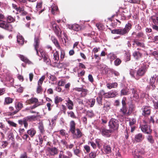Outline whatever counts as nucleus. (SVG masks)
<instances>
[{
    "label": "nucleus",
    "mask_w": 158,
    "mask_h": 158,
    "mask_svg": "<svg viewBox=\"0 0 158 158\" xmlns=\"http://www.w3.org/2000/svg\"><path fill=\"white\" fill-rule=\"evenodd\" d=\"M127 98L124 97L122 100V107L120 110V112L123 115L129 116L132 112L134 110L135 108L134 104L131 103L129 106V109L127 108L126 103Z\"/></svg>",
    "instance_id": "obj_1"
},
{
    "label": "nucleus",
    "mask_w": 158,
    "mask_h": 158,
    "mask_svg": "<svg viewBox=\"0 0 158 158\" xmlns=\"http://www.w3.org/2000/svg\"><path fill=\"white\" fill-rule=\"evenodd\" d=\"M76 123L74 120H72L69 123V131L73 134L74 138L78 139L81 138L83 134L80 129L76 127Z\"/></svg>",
    "instance_id": "obj_2"
},
{
    "label": "nucleus",
    "mask_w": 158,
    "mask_h": 158,
    "mask_svg": "<svg viewBox=\"0 0 158 158\" xmlns=\"http://www.w3.org/2000/svg\"><path fill=\"white\" fill-rule=\"evenodd\" d=\"M40 36H35L34 38V47L35 50L36 51V54L40 56H42V58L47 55L44 51L41 48H39L40 43Z\"/></svg>",
    "instance_id": "obj_3"
},
{
    "label": "nucleus",
    "mask_w": 158,
    "mask_h": 158,
    "mask_svg": "<svg viewBox=\"0 0 158 158\" xmlns=\"http://www.w3.org/2000/svg\"><path fill=\"white\" fill-rule=\"evenodd\" d=\"M37 116L35 115L28 116L24 118L23 120L20 119L18 121L19 124L22 125L23 124L24 127L27 129L28 126V122H32L35 120Z\"/></svg>",
    "instance_id": "obj_4"
},
{
    "label": "nucleus",
    "mask_w": 158,
    "mask_h": 158,
    "mask_svg": "<svg viewBox=\"0 0 158 158\" xmlns=\"http://www.w3.org/2000/svg\"><path fill=\"white\" fill-rule=\"evenodd\" d=\"M143 124L140 126L141 131L143 133L147 134H150L152 132L151 126L148 125V123L146 121L143 120Z\"/></svg>",
    "instance_id": "obj_5"
},
{
    "label": "nucleus",
    "mask_w": 158,
    "mask_h": 158,
    "mask_svg": "<svg viewBox=\"0 0 158 158\" xmlns=\"http://www.w3.org/2000/svg\"><path fill=\"white\" fill-rule=\"evenodd\" d=\"M119 125V121L114 118H111L109 122L108 126L109 128L111 130L114 131L117 130L118 129Z\"/></svg>",
    "instance_id": "obj_6"
},
{
    "label": "nucleus",
    "mask_w": 158,
    "mask_h": 158,
    "mask_svg": "<svg viewBox=\"0 0 158 158\" xmlns=\"http://www.w3.org/2000/svg\"><path fill=\"white\" fill-rule=\"evenodd\" d=\"M27 102L28 104H34V105L30 107L31 109H34L41 105L40 102H39L38 99L35 98H31L30 99L27 100Z\"/></svg>",
    "instance_id": "obj_7"
},
{
    "label": "nucleus",
    "mask_w": 158,
    "mask_h": 158,
    "mask_svg": "<svg viewBox=\"0 0 158 158\" xmlns=\"http://www.w3.org/2000/svg\"><path fill=\"white\" fill-rule=\"evenodd\" d=\"M0 27L9 31H12L13 28L12 25L3 20H0Z\"/></svg>",
    "instance_id": "obj_8"
},
{
    "label": "nucleus",
    "mask_w": 158,
    "mask_h": 158,
    "mask_svg": "<svg viewBox=\"0 0 158 158\" xmlns=\"http://www.w3.org/2000/svg\"><path fill=\"white\" fill-rule=\"evenodd\" d=\"M137 50L135 51L133 53V56L136 60H138L143 57V52L144 51L139 48H137Z\"/></svg>",
    "instance_id": "obj_9"
},
{
    "label": "nucleus",
    "mask_w": 158,
    "mask_h": 158,
    "mask_svg": "<svg viewBox=\"0 0 158 158\" xmlns=\"http://www.w3.org/2000/svg\"><path fill=\"white\" fill-rule=\"evenodd\" d=\"M15 107L16 109L14 111L10 112L9 115L13 116L17 113L23 107V104L21 102H17L15 105Z\"/></svg>",
    "instance_id": "obj_10"
},
{
    "label": "nucleus",
    "mask_w": 158,
    "mask_h": 158,
    "mask_svg": "<svg viewBox=\"0 0 158 158\" xmlns=\"http://www.w3.org/2000/svg\"><path fill=\"white\" fill-rule=\"evenodd\" d=\"M148 67L146 65H143L136 72V76H143L147 71Z\"/></svg>",
    "instance_id": "obj_11"
},
{
    "label": "nucleus",
    "mask_w": 158,
    "mask_h": 158,
    "mask_svg": "<svg viewBox=\"0 0 158 158\" xmlns=\"http://www.w3.org/2000/svg\"><path fill=\"white\" fill-rule=\"evenodd\" d=\"M111 33L113 34H117L121 35H125L127 34L124 28H120L118 29L110 30Z\"/></svg>",
    "instance_id": "obj_12"
},
{
    "label": "nucleus",
    "mask_w": 158,
    "mask_h": 158,
    "mask_svg": "<svg viewBox=\"0 0 158 158\" xmlns=\"http://www.w3.org/2000/svg\"><path fill=\"white\" fill-rule=\"evenodd\" d=\"M51 25L55 34L57 36L60 37L61 33V31L58 25L56 23V22L54 21L51 22Z\"/></svg>",
    "instance_id": "obj_13"
},
{
    "label": "nucleus",
    "mask_w": 158,
    "mask_h": 158,
    "mask_svg": "<svg viewBox=\"0 0 158 158\" xmlns=\"http://www.w3.org/2000/svg\"><path fill=\"white\" fill-rule=\"evenodd\" d=\"M142 110V114L143 116L146 117L149 115L151 112L150 106H143L141 109Z\"/></svg>",
    "instance_id": "obj_14"
},
{
    "label": "nucleus",
    "mask_w": 158,
    "mask_h": 158,
    "mask_svg": "<svg viewBox=\"0 0 158 158\" xmlns=\"http://www.w3.org/2000/svg\"><path fill=\"white\" fill-rule=\"evenodd\" d=\"M102 135L106 137L110 136V134L112 133V131L111 129L108 130L104 127H101L100 130Z\"/></svg>",
    "instance_id": "obj_15"
},
{
    "label": "nucleus",
    "mask_w": 158,
    "mask_h": 158,
    "mask_svg": "<svg viewBox=\"0 0 158 158\" xmlns=\"http://www.w3.org/2000/svg\"><path fill=\"white\" fill-rule=\"evenodd\" d=\"M144 136L142 133H139L135 135L134 139L136 142H141L144 139Z\"/></svg>",
    "instance_id": "obj_16"
},
{
    "label": "nucleus",
    "mask_w": 158,
    "mask_h": 158,
    "mask_svg": "<svg viewBox=\"0 0 158 158\" xmlns=\"http://www.w3.org/2000/svg\"><path fill=\"white\" fill-rule=\"evenodd\" d=\"M66 102V105L68 108L69 110H72L73 109L74 104L73 102L71 100L70 98H68L65 100Z\"/></svg>",
    "instance_id": "obj_17"
},
{
    "label": "nucleus",
    "mask_w": 158,
    "mask_h": 158,
    "mask_svg": "<svg viewBox=\"0 0 158 158\" xmlns=\"http://www.w3.org/2000/svg\"><path fill=\"white\" fill-rule=\"evenodd\" d=\"M103 150L105 154H109L111 153V148L110 145L105 144L103 146Z\"/></svg>",
    "instance_id": "obj_18"
},
{
    "label": "nucleus",
    "mask_w": 158,
    "mask_h": 158,
    "mask_svg": "<svg viewBox=\"0 0 158 158\" xmlns=\"http://www.w3.org/2000/svg\"><path fill=\"white\" fill-rule=\"evenodd\" d=\"M18 56L20 60L25 63L26 64H32V62L30 61L24 55L21 54H19Z\"/></svg>",
    "instance_id": "obj_19"
},
{
    "label": "nucleus",
    "mask_w": 158,
    "mask_h": 158,
    "mask_svg": "<svg viewBox=\"0 0 158 158\" xmlns=\"http://www.w3.org/2000/svg\"><path fill=\"white\" fill-rule=\"evenodd\" d=\"M47 150L52 156H54L57 154V149L55 147L52 148H48Z\"/></svg>",
    "instance_id": "obj_20"
},
{
    "label": "nucleus",
    "mask_w": 158,
    "mask_h": 158,
    "mask_svg": "<svg viewBox=\"0 0 158 158\" xmlns=\"http://www.w3.org/2000/svg\"><path fill=\"white\" fill-rule=\"evenodd\" d=\"M36 131L34 128H31L27 130V133L31 138L33 137L36 133Z\"/></svg>",
    "instance_id": "obj_21"
},
{
    "label": "nucleus",
    "mask_w": 158,
    "mask_h": 158,
    "mask_svg": "<svg viewBox=\"0 0 158 158\" xmlns=\"http://www.w3.org/2000/svg\"><path fill=\"white\" fill-rule=\"evenodd\" d=\"M14 101V99L10 97H5L4 99V105H9L12 103Z\"/></svg>",
    "instance_id": "obj_22"
},
{
    "label": "nucleus",
    "mask_w": 158,
    "mask_h": 158,
    "mask_svg": "<svg viewBox=\"0 0 158 158\" xmlns=\"http://www.w3.org/2000/svg\"><path fill=\"white\" fill-rule=\"evenodd\" d=\"M103 109L108 112L111 108V103L110 102L106 101L103 104Z\"/></svg>",
    "instance_id": "obj_23"
},
{
    "label": "nucleus",
    "mask_w": 158,
    "mask_h": 158,
    "mask_svg": "<svg viewBox=\"0 0 158 158\" xmlns=\"http://www.w3.org/2000/svg\"><path fill=\"white\" fill-rule=\"evenodd\" d=\"M156 75H153L152 77L150 79V85L152 87V89H154L155 87V86L154 85V84L155 82L156 79Z\"/></svg>",
    "instance_id": "obj_24"
},
{
    "label": "nucleus",
    "mask_w": 158,
    "mask_h": 158,
    "mask_svg": "<svg viewBox=\"0 0 158 158\" xmlns=\"http://www.w3.org/2000/svg\"><path fill=\"white\" fill-rule=\"evenodd\" d=\"M118 84L117 82H114L113 83H108L106 85L108 89H110L112 88H116L118 86Z\"/></svg>",
    "instance_id": "obj_25"
},
{
    "label": "nucleus",
    "mask_w": 158,
    "mask_h": 158,
    "mask_svg": "<svg viewBox=\"0 0 158 158\" xmlns=\"http://www.w3.org/2000/svg\"><path fill=\"white\" fill-rule=\"evenodd\" d=\"M51 11L52 14L56 15L57 14L58 11V9L57 6H56L55 5H52L51 6Z\"/></svg>",
    "instance_id": "obj_26"
},
{
    "label": "nucleus",
    "mask_w": 158,
    "mask_h": 158,
    "mask_svg": "<svg viewBox=\"0 0 158 158\" xmlns=\"http://www.w3.org/2000/svg\"><path fill=\"white\" fill-rule=\"evenodd\" d=\"M17 11H19V13H20L21 15L22 16H25L27 14V13L24 10L23 7H19Z\"/></svg>",
    "instance_id": "obj_27"
},
{
    "label": "nucleus",
    "mask_w": 158,
    "mask_h": 158,
    "mask_svg": "<svg viewBox=\"0 0 158 158\" xmlns=\"http://www.w3.org/2000/svg\"><path fill=\"white\" fill-rule=\"evenodd\" d=\"M38 129L41 133L43 134L45 132V130L42 123L40 122L39 123Z\"/></svg>",
    "instance_id": "obj_28"
},
{
    "label": "nucleus",
    "mask_w": 158,
    "mask_h": 158,
    "mask_svg": "<svg viewBox=\"0 0 158 158\" xmlns=\"http://www.w3.org/2000/svg\"><path fill=\"white\" fill-rule=\"evenodd\" d=\"M17 41L18 43L22 45L24 43V39L22 36L17 35Z\"/></svg>",
    "instance_id": "obj_29"
},
{
    "label": "nucleus",
    "mask_w": 158,
    "mask_h": 158,
    "mask_svg": "<svg viewBox=\"0 0 158 158\" xmlns=\"http://www.w3.org/2000/svg\"><path fill=\"white\" fill-rule=\"evenodd\" d=\"M110 98L116 97L118 95V92L115 90H111L109 91Z\"/></svg>",
    "instance_id": "obj_30"
},
{
    "label": "nucleus",
    "mask_w": 158,
    "mask_h": 158,
    "mask_svg": "<svg viewBox=\"0 0 158 158\" xmlns=\"http://www.w3.org/2000/svg\"><path fill=\"white\" fill-rule=\"evenodd\" d=\"M129 94V89L127 88L123 89L120 91V95H126Z\"/></svg>",
    "instance_id": "obj_31"
},
{
    "label": "nucleus",
    "mask_w": 158,
    "mask_h": 158,
    "mask_svg": "<svg viewBox=\"0 0 158 158\" xmlns=\"http://www.w3.org/2000/svg\"><path fill=\"white\" fill-rule=\"evenodd\" d=\"M132 26V24L129 23H128L125 25V27L124 28L127 34L129 31L131 29Z\"/></svg>",
    "instance_id": "obj_32"
},
{
    "label": "nucleus",
    "mask_w": 158,
    "mask_h": 158,
    "mask_svg": "<svg viewBox=\"0 0 158 158\" xmlns=\"http://www.w3.org/2000/svg\"><path fill=\"white\" fill-rule=\"evenodd\" d=\"M53 59L55 61V62L60 60L59 52L56 51V52L53 53Z\"/></svg>",
    "instance_id": "obj_33"
},
{
    "label": "nucleus",
    "mask_w": 158,
    "mask_h": 158,
    "mask_svg": "<svg viewBox=\"0 0 158 158\" xmlns=\"http://www.w3.org/2000/svg\"><path fill=\"white\" fill-rule=\"evenodd\" d=\"M52 41L55 46L58 49H60L61 48L58 40L56 38H53V39H52Z\"/></svg>",
    "instance_id": "obj_34"
},
{
    "label": "nucleus",
    "mask_w": 158,
    "mask_h": 158,
    "mask_svg": "<svg viewBox=\"0 0 158 158\" xmlns=\"http://www.w3.org/2000/svg\"><path fill=\"white\" fill-rule=\"evenodd\" d=\"M134 43L133 45L136 44L137 46H139L142 48H144L145 47L144 44L143 43L140 42L137 40H134Z\"/></svg>",
    "instance_id": "obj_35"
},
{
    "label": "nucleus",
    "mask_w": 158,
    "mask_h": 158,
    "mask_svg": "<svg viewBox=\"0 0 158 158\" xmlns=\"http://www.w3.org/2000/svg\"><path fill=\"white\" fill-rule=\"evenodd\" d=\"M63 100V99L62 98L58 96H56L54 98L55 103L57 105H58L59 102H62Z\"/></svg>",
    "instance_id": "obj_36"
},
{
    "label": "nucleus",
    "mask_w": 158,
    "mask_h": 158,
    "mask_svg": "<svg viewBox=\"0 0 158 158\" xmlns=\"http://www.w3.org/2000/svg\"><path fill=\"white\" fill-rule=\"evenodd\" d=\"M147 137V139L150 143L153 144L154 143V140L152 136L150 134Z\"/></svg>",
    "instance_id": "obj_37"
},
{
    "label": "nucleus",
    "mask_w": 158,
    "mask_h": 158,
    "mask_svg": "<svg viewBox=\"0 0 158 158\" xmlns=\"http://www.w3.org/2000/svg\"><path fill=\"white\" fill-rule=\"evenodd\" d=\"M60 49V60L61 61H62L65 57V52L61 48Z\"/></svg>",
    "instance_id": "obj_38"
},
{
    "label": "nucleus",
    "mask_w": 158,
    "mask_h": 158,
    "mask_svg": "<svg viewBox=\"0 0 158 158\" xmlns=\"http://www.w3.org/2000/svg\"><path fill=\"white\" fill-rule=\"evenodd\" d=\"M7 20L8 21V23H10L14 22L15 21V17H13L11 15L8 16L7 18Z\"/></svg>",
    "instance_id": "obj_39"
},
{
    "label": "nucleus",
    "mask_w": 158,
    "mask_h": 158,
    "mask_svg": "<svg viewBox=\"0 0 158 158\" xmlns=\"http://www.w3.org/2000/svg\"><path fill=\"white\" fill-rule=\"evenodd\" d=\"M43 88L42 87L41 85H38V86L36 89V93L38 94H42L43 91Z\"/></svg>",
    "instance_id": "obj_40"
},
{
    "label": "nucleus",
    "mask_w": 158,
    "mask_h": 158,
    "mask_svg": "<svg viewBox=\"0 0 158 158\" xmlns=\"http://www.w3.org/2000/svg\"><path fill=\"white\" fill-rule=\"evenodd\" d=\"M72 29L76 31H78L80 29V27L79 25L77 24H73L72 26Z\"/></svg>",
    "instance_id": "obj_41"
},
{
    "label": "nucleus",
    "mask_w": 158,
    "mask_h": 158,
    "mask_svg": "<svg viewBox=\"0 0 158 158\" xmlns=\"http://www.w3.org/2000/svg\"><path fill=\"white\" fill-rule=\"evenodd\" d=\"M14 138L13 137V135L11 134L10 135H9L7 141L9 142V143H10L11 142L12 143H14Z\"/></svg>",
    "instance_id": "obj_42"
},
{
    "label": "nucleus",
    "mask_w": 158,
    "mask_h": 158,
    "mask_svg": "<svg viewBox=\"0 0 158 158\" xmlns=\"http://www.w3.org/2000/svg\"><path fill=\"white\" fill-rule=\"evenodd\" d=\"M69 116L73 118L76 119L77 118V117L76 116L75 114L73 111H70L67 112Z\"/></svg>",
    "instance_id": "obj_43"
},
{
    "label": "nucleus",
    "mask_w": 158,
    "mask_h": 158,
    "mask_svg": "<svg viewBox=\"0 0 158 158\" xmlns=\"http://www.w3.org/2000/svg\"><path fill=\"white\" fill-rule=\"evenodd\" d=\"M102 96H99L97 98H96L97 102L100 105H102Z\"/></svg>",
    "instance_id": "obj_44"
},
{
    "label": "nucleus",
    "mask_w": 158,
    "mask_h": 158,
    "mask_svg": "<svg viewBox=\"0 0 158 158\" xmlns=\"http://www.w3.org/2000/svg\"><path fill=\"white\" fill-rule=\"evenodd\" d=\"M140 1V0H129L128 2L130 3L139 4Z\"/></svg>",
    "instance_id": "obj_45"
},
{
    "label": "nucleus",
    "mask_w": 158,
    "mask_h": 158,
    "mask_svg": "<svg viewBox=\"0 0 158 158\" xmlns=\"http://www.w3.org/2000/svg\"><path fill=\"white\" fill-rule=\"evenodd\" d=\"M44 59V62H46L48 64H49L50 63V60L48 58V55L47 54L45 56L43 57Z\"/></svg>",
    "instance_id": "obj_46"
},
{
    "label": "nucleus",
    "mask_w": 158,
    "mask_h": 158,
    "mask_svg": "<svg viewBox=\"0 0 158 158\" xmlns=\"http://www.w3.org/2000/svg\"><path fill=\"white\" fill-rule=\"evenodd\" d=\"M45 76L44 75L38 81L37 85H42L43 81L45 80Z\"/></svg>",
    "instance_id": "obj_47"
},
{
    "label": "nucleus",
    "mask_w": 158,
    "mask_h": 158,
    "mask_svg": "<svg viewBox=\"0 0 158 158\" xmlns=\"http://www.w3.org/2000/svg\"><path fill=\"white\" fill-rule=\"evenodd\" d=\"M88 92V90L83 88L82 92L81 93V96L82 97H85L87 95V93Z\"/></svg>",
    "instance_id": "obj_48"
},
{
    "label": "nucleus",
    "mask_w": 158,
    "mask_h": 158,
    "mask_svg": "<svg viewBox=\"0 0 158 158\" xmlns=\"http://www.w3.org/2000/svg\"><path fill=\"white\" fill-rule=\"evenodd\" d=\"M86 114L89 117L92 118L93 117L94 114L92 110H88L86 111Z\"/></svg>",
    "instance_id": "obj_49"
},
{
    "label": "nucleus",
    "mask_w": 158,
    "mask_h": 158,
    "mask_svg": "<svg viewBox=\"0 0 158 158\" xmlns=\"http://www.w3.org/2000/svg\"><path fill=\"white\" fill-rule=\"evenodd\" d=\"M89 156L90 158H95L96 156V153L95 152H91L89 153Z\"/></svg>",
    "instance_id": "obj_50"
},
{
    "label": "nucleus",
    "mask_w": 158,
    "mask_h": 158,
    "mask_svg": "<svg viewBox=\"0 0 158 158\" xmlns=\"http://www.w3.org/2000/svg\"><path fill=\"white\" fill-rule=\"evenodd\" d=\"M134 100L137 102H138L139 100V95L138 94L133 95Z\"/></svg>",
    "instance_id": "obj_51"
},
{
    "label": "nucleus",
    "mask_w": 158,
    "mask_h": 158,
    "mask_svg": "<svg viewBox=\"0 0 158 158\" xmlns=\"http://www.w3.org/2000/svg\"><path fill=\"white\" fill-rule=\"evenodd\" d=\"M89 102L90 103V107H92L95 104V100L94 98H91L89 100Z\"/></svg>",
    "instance_id": "obj_52"
},
{
    "label": "nucleus",
    "mask_w": 158,
    "mask_h": 158,
    "mask_svg": "<svg viewBox=\"0 0 158 158\" xmlns=\"http://www.w3.org/2000/svg\"><path fill=\"white\" fill-rule=\"evenodd\" d=\"M7 123L9 124V125L13 127H16L17 126V124L11 121H7Z\"/></svg>",
    "instance_id": "obj_53"
},
{
    "label": "nucleus",
    "mask_w": 158,
    "mask_h": 158,
    "mask_svg": "<svg viewBox=\"0 0 158 158\" xmlns=\"http://www.w3.org/2000/svg\"><path fill=\"white\" fill-rule=\"evenodd\" d=\"M121 60L118 58H117L114 61V64L116 66H118L121 63Z\"/></svg>",
    "instance_id": "obj_54"
},
{
    "label": "nucleus",
    "mask_w": 158,
    "mask_h": 158,
    "mask_svg": "<svg viewBox=\"0 0 158 158\" xmlns=\"http://www.w3.org/2000/svg\"><path fill=\"white\" fill-rule=\"evenodd\" d=\"M144 36V34L143 32L142 31H140L136 35V36L138 38H143Z\"/></svg>",
    "instance_id": "obj_55"
},
{
    "label": "nucleus",
    "mask_w": 158,
    "mask_h": 158,
    "mask_svg": "<svg viewBox=\"0 0 158 158\" xmlns=\"http://www.w3.org/2000/svg\"><path fill=\"white\" fill-rule=\"evenodd\" d=\"M9 142L7 141H3L2 142V146L3 148H5L9 143Z\"/></svg>",
    "instance_id": "obj_56"
},
{
    "label": "nucleus",
    "mask_w": 158,
    "mask_h": 158,
    "mask_svg": "<svg viewBox=\"0 0 158 158\" xmlns=\"http://www.w3.org/2000/svg\"><path fill=\"white\" fill-rule=\"evenodd\" d=\"M136 122V120L135 118H132L131 120H130L129 122V125L130 126H132L134 124H135Z\"/></svg>",
    "instance_id": "obj_57"
},
{
    "label": "nucleus",
    "mask_w": 158,
    "mask_h": 158,
    "mask_svg": "<svg viewBox=\"0 0 158 158\" xmlns=\"http://www.w3.org/2000/svg\"><path fill=\"white\" fill-rule=\"evenodd\" d=\"M136 73V71L133 69H131L130 71V74L133 77H135L134 75Z\"/></svg>",
    "instance_id": "obj_58"
},
{
    "label": "nucleus",
    "mask_w": 158,
    "mask_h": 158,
    "mask_svg": "<svg viewBox=\"0 0 158 158\" xmlns=\"http://www.w3.org/2000/svg\"><path fill=\"white\" fill-rule=\"evenodd\" d=\"M116 57L115 55L113 54H111L110 55V59L111 61H112L114 60L115 59Z\"/></svg>",
    "instance_id": "obj_59"
},
{
    "label": "nucleus",
    "mask_w": 158,
    "mask_h": 158,
    "mask_svg": "<svg viewBox=\"0 0 158 158\" xmlns=\"http://www.w3.org/2000/svg\"><path fill=\"white\" fill-rule=\"evenodd\" d=\"M76 148V149L74 150V152L75 155L78 156L80 152L81 151L79 149L77 148V146Z\"/></svg>",
    "instance_id": "obj_60"
},
{
    "label": "nucleus",
    "mask_w": 158,
    "mask_h": 158,
    "mask_svg": "<svg viewBox=\"0 0 158 158\" xmlns=\"http://www.w3.org/2000/svg\"><path fill=\"white\" fill-rule=\"evenodd\" d=\"M88 80L89 81L92 83L94 81V79L93 76L91 74H89L88 76Z\"/></svg>",
    "instance_id": "obj_61"
},
{
    "label": "nucleus",
    "mask_w": 158,
    "mask_h": 158,
    "mask_svg": "<svg viewBox=\"0 0 158 158\" xmlns=\"http://www.w3.org/2000/svg\"><path fill=\"white\" fill-rule=\"evenodd\" d=\"M64 82L63 81H60L57 83L58 85L59 86H63L64 85Z\"/></svg>",
    "instance_id": "obj_62"
},
{
    "label": "nucleus",
    "mask_w": 158,
    "mask_h": 158,
    "mask_svg": "<svg viewBox=\"0 0 158 158\" xmlns=\"http://www.w3.org/2000/svg\"><path fill=\"white\" fill-rule=\"evenodd\" d=\"M19 132L20 134V135L22 136V135L23 134L24 132L25 131V130L24 128H20L19 130Z\"/></svg>",
    "instance_id": "obj_63"
},
{
    "label": "nucleus",
    "mask_w": 158,
    "mask_h": 158,
    "mask_svg": "<svg viewBox=\"0 0 158 158\" xmlns=\"http://www.w3.org/2000/svg\"><path fill=\"white\" fill-rule=\"evenodd\" d=\"M152 55L158 60V52L156 51H154L152 53Z\"/></svg>",
    "instance_id": "obj_64"
}]
</instances>
